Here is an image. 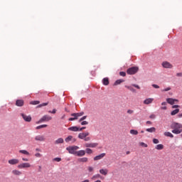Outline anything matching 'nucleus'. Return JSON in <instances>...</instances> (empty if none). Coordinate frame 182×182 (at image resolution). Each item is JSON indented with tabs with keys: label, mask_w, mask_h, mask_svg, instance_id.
<instances>
[{
	"label": "nucleus",
	"mask_w": 182,
	"mask_h": 182,
	"mask_svg": "<svg viewBox=\"0 0 182 182\" xmlns=\"http://www.w3.org/2000/svg\"><path fill=\"white\" fill-rule=\"evenodd\" d=\"M171 129H172V133L173 134H180L182 133V124L178 122H172L171 124Z\"/></svg>",
	"instance_id": "f257e3e1"
},
{
	"label": "nucleus",
	"mask_w": 182,
	"mask_h": 182,
	"mask_svg": "<svg viewBox=\"0 0 182 182\" xmlns=\"http://www.w3.org/2000/svg\"><path fill=\"white\" fill-rule=\"evenodd\" d=\"M90 134L88 132L80 133L78 134V139H80L81 140H84V141H90L91 138L90 136H87Z\"/></svg>",
	"instance_id": "f03ea898"
},
{
	"label": "nucleus",
	"mask_w": 182,
	"mask_h": 182,
	"mask_svg": "<svg viewBox=\"0 0 182 182\" xmlns=\"http://www.w3.org/2000/svg\"><path fill=\"white\" fill-rule=\"evenodd\" d=\"M66 150L70 153V154H75L76 155V150H79V146H68L66 148Z\"/></svg>",
	"instance_id": "7ed1b4c3"
},
{
	"label": "nucleus",
	"mask_w": 182,
	"mask_h": 182,
	"mask_svg": "<svg viewBox=\"0 0 182 182\" xmlns=\"http://www.w3.org/2000/svg\"><path fill=\"white\" fill-rule=\"evenodd\" d=\"M137 72H139V68H137V67H132V68H129L127 70V73L128 75H136V73H137Z\"/></svg>",
	"instance_id": "20e7f679"
},
{
	"label": "nucleus",
	"mask_w": 182,
	"mask_h": 182,
	"mask_svg": "<svg viewBox=\"0 0 182 182\" xmlns=\"http://www.w3.org/2000/svg\"><path fill=\"white\" fill-rule=\"evenodd\" d=\"M50 120H52V117L49 115H44L37 123V124H39V123H43V122H49Z\"/></svg>",
	"instance_id": "39448f33"
},
{
	"label": "nucleus",
	"mask_w": 182,
	"mask_h": 182,
	"mask_svg": "<svg viewBox=\"0 0 182 182\" xmlns=\"http://www.w3.org/2000/svg\"><path fill=\"white\" fill-rule=\"evenodd\" d=\"M18 168L22 169V168H30V167H32V165L31 164L26 162V163H22L18 165Z\"/></svg>",
	"instance_id": "423d86ee"
},
{
	"label": "nucleus",
	"mask_w": 182,
	"mask_h": 182,
	"mask_svg": "<svg viewBox=\"0 0 182 182\" xmlns=\"http://www.w3.org/2000/svg\"><path fill=\"white\" fill-rule=\"evenodd\" d=\"M34 140H36V141H45V140H46V138L44 135L38 134L35 136Z\"/></svg>",
	"instance_id": "0eeeda50"
},
{
	"label": "nucleus",
	"mask_w": 182,
	"mask_h": 182,
	"mask_svg": "<svg viewBox=\"0 0 182 182\" xmlns=\"http://www.w3.org/2000/svg\"><path fill=\"white\" fill-rule=\"evenodd\" d=\"M162 66L165 69H173V65L168 61H164L162 63Z\"/></svg>",
	"instance_id": "6e6552de"
},
{
	"label": "nucleus",
	"mask_w": 182,
	"mask_h": 182,
	"mask_svg": "<svg viewBox=\"0 0 182 182\" xmlns=\"http://www.w3.org/2000/svg\"><path fill=\"white\" fill-rule=\"evenodd\" d=\"M21 116L22 117V118L23 119V120L25 121V122H31L32 121V117H31V115H26V114H23V113H21Z\"/></svg>",
	"instance_id": "1a4fd4ad"
},
{
	"label": "nucleus",
	"mask_w": 182,
	"mask_h": 182,
	"mask_svg": "<svg viewBox=\"0 0 182 182\" xmlns=\"http://www.w3.org/2000/svg\"><path fill=\"white\" fill-rule=\"evenodd\" d=\"M85 147L89 148L90 147L91 149H95V147H97L99 146V144L97 143H86L84 144Z\"/></svg>",
	"instance_id": "9d476101"
},
{
	"label": "nucleus",
	"mask_w": 182,
	"mask_h": 182,
	"mask_svg": "<svg viewBox=\"0 0 182 182\" xmlns=\"http://www.w3.org/2000/svg\"><path fill=\"white\" fill-rule=\"evenodd\" d=\"M8 163H9V164H11V166H15V165L19 164V159H12L9 160Z\"/></svg>",
	"instance_id": "9b49d317"
},
{
	"label": "nucleus",
	"mask_w": 182,
	"mask_h": 182,
	"mask_svg": "<svg viewBox=\"0 0 182 182\" xmlns=\"http://www.w3.org/2000/svg\"><path fill=\"white\" fill-rule=\"evenodd\" d=\"M105 156L106 153L100 154V155L95 156L94 160L95 161H97V160H102V159H103V157H105Z\"/></svg>",
	"instance_id": "f8f14e48"
},
{
	"label": "nucleus",
	"mask_w": 182,
	"mask_h": 182,
	"mask_svg": "<svg viewBox=\"0 0 182 182\" xmlns=\"http://www.w3.org/2000/svg\"><path fill=\"white\" fill-rule=\"evenodd\" d=\"M86 154V151L85 150H80L77 151L75 153V155L77 156L78 157H83Z\"/></svg>",
	"instance_id": "ddd939ff"
},
{
	"label": "nucleus",
	"mask_w": 182,
	"mask_h": 182,
	"mask_svg": "<svg viewBox=\"0 0 182 182\" xmlns=\"http://www.w3.org/2000/svg\"><path fill=\"white\" fill-rule=\"evenodd\" d=\"M23 100H17L16 101V106H18V107H22V106H23Z\"/></svg>",
	"instance_id": "4468645a"
},
{
	"label": "nucleus",
	"mask_w": 182,
	"mask_h": 182,
	"mask_svg": "<svg viewBox=\"0 0 182 182\" xmlns=\"http://www.w3.org/2000/svg\"><path fill=\"white\" fill-rule=\"evenodd\" d=\"M166 102L169 105H174V102H178V100L173 99V98H168V99H166Z\"/></svg>",
	"instance_id": "2eb2a0df"
},
{
	"label": "nucleus",
	"mask_w": 182,
	"mask_h": 182,
	"mask_svg": "<svg viewBox=\"0 0 182 182\" xmlns=\"http://www.w3.org/2000/svg\"><path fill=\"white\" fill-rule=\"evenodd\" d=\"M154 101V98H148L144 101V105H151Z\"/></svg>",
	"instance_id": "dca6fc26"
},
{
	"label": "nucleus",
	"mask_w": 182,
	"mask_h": 182,
	"mask_svg": "<svg viewBox=\"0 0 182 182\" xmlns=\"http://www.w3.org/2000/svg\"><path fill=\"white\" fill-rule=\"evenodd\" d=\"M11 173L14 176H22V172L19 170L14 169Z\"/></svg>",
	"instance_id": "f3484780"
},
{
	"label": "nucleus",
	"mask_w": 182,
	"mask_h": 182,
	"mask_svg": "<svg viewBox=\"0 0 182 182\" xmlns=\"http://www.w3.org/2000/svg\"><path fill=\"white\" fill-rule=\"evenodd\" d=\"M85 114V112H78V113H73L71 114V116H73L74 117H80L82 116H83Z\"/></svg>",
	"instance_id": "a211bd4d"
},
{
	"label": "nucleus",
	"mask_w": 182,
	"mask_h": 182,
	"mask_svg": "<svg viewBox=\"0 0 182 182\" xmlns=\"http://www.w3.org/2000/svg\"><path fill=\"white\" fill-rule=\"evenodd\" d=\"M85 114V112H78V113H73L71 114V116H73L74 117H80L82 116H83Z\"/></svg>",
	"instance_id": "6ab92c4d"
},
{
	"label": "nucleus",
	"mask_w": 182,
	"mask_h": 182,
	"mask_svg": "<svg viewBox=\"0 0 182 182\" xmlns=\"http://www.w3.org/2000/svg\"><path fill=\"white\" fill-rule=\"evenodd\" d=\"M164 136H166V137H171V139H173V137H174V135H173V134H171V132H166L164 133Z\"/></svg>",
	"instance_id": "aec40b11"
},
{
	"label": "nucleus",
	"mask_w": 182,
	"mask_h": 182,
	"mask_svg": "<svg viewBox=\"0 0 182 182\" xmlns=\"http://www.w3.org/2000/svg\"><path fill=\"white\" fill-rule=\"evenodd\" d=\"M100 174H102V176H107V173H109V171L107 169H100Z\"/></svg>",
	"instance_id": "412c9836"
},
{
	"label": "nucleus",
	"mask_w": 182,
	"mask_h": 182,
	"mask_svg": "<svg viewBox=\"0 0 182 182\" xmlns=\"http://www.w3.org/2000/svg\"><path fill=\"white\" fill-rule=\"evenodd\" d=\"M102 83L105 86H108L109 85V78L105 77L102 79Z\"/></svg>",
	"instance_id": "4be33fe9"
},
{
	"label": "nucleus",
	"mask_w": 182,
	"mask_h": 182,
	"mask_svg": "<svg viewBox=\"0 0 182 182\" xmlns=\"http://www.w3.org/2000/svg\"><path fill=\"white\" fill-rule=\"evenodd\" d=\"M68 130L70 132H79V127H71L68 128Z\"/></svg>",
	"instance_id": "5701e85b"
},
{
	"label": "nucleus",
	"mask_w": 182,
	"mask_h": 182,
	"mask_svg": "<svg viewBox=\"0 0 182 182\" xmlns=\"http://www.w3.org/2000/svg\"><path fill=\"white\" fill-rule=\"evenodd\" d=\"M88 160L89 159L86 157L78 159V161H80V163H87Z\"/></svg>",
	"instance_id": "b1692460"
},
{
	"label": "nucleus",
	"mask_w": 182,
	"mask_h": 182,
	"mask_svg": "<svg viewBox=\"0 0 182 182\" xmlns=\"http://www.w3.org/2000/svg\"><path fill=\"white\" fill-rule=\"evenodd\" d=\"M146 131L148 132L149 133H154L156 132V128L153 127L146 129Z\"/></svg>",
	"instance_id": "393cba45"
},
{
	"label": "nucleus",
	"mask_w": 182,
	"mask_h": 182,
	"mask_svg": "<svg viewBox=\"0 0 182 182\" xmlns=\"http://www.w3.org/2000/svg\"><path fill=\"white\" fill-rule=\"evenodd\" d=\"M63 141H64V140L63 138H59L55 141V144H62V143H63Z\"/></svg>",
	"instance_id": "a878e982"
},
{
	"label": "nucleus",
	"mask_w": 182,
	"mask_h": 182,
	"mask_svg": "<svg viewBox=\"0 0 182 182\" xmlns=\"http://www.w3.org/2000/svg\"><path fill=\"white\" fill-rule=\"evenodd\" d=\"M155 149L156 150H163V149H164V145L161 144H158V145L156 146Z\"/></svg>",
	"instance_id": "bb28decb"
},
{
	"label": "nucleus",
	"mask_w": 182,
	"mask_h": 182,
	"mask_svg": "<svg viewBox=\"0 0 182 182\" xmlns=\"http://www.w3.org/2000/svg\"><path fill=\"white\" fill-rule=\"evenodd\" d=\"M19 153L21 154H25L26 156H31V154L26 150H20Z\"/></svg>",
	"instance_id": "cd10ccee"
},
{
	"label": "nucleus",
	"mask_w": 182,
	"mask_h": 182,
	"mask_svg": "<svg viewBox=\"0 0 182 182\" xmlns=\"http://www.w3.org/2000/svg\"><path fill=\"white\" fill-rule=\"evenodd\" d=\"M180 112V109H176L173 111L171 112V116H176V114H178V113Z\"/></svg>",
	"instance_id": "c85d7f7f"
},
{
	"label": "nucleus",
	"mask_w": 182,
	"mask_h": 182,
	"mask_svg": "<svg viewBox=\"0 0 182 182\" xmlns=\"http://www.w3.org/2000/svg\"><path fill=\"white\" fill-rule=\"evenodd\" d=\"M97 178H102V176L100 174L97 173L96 175H94L92 178L91 180H97Z\"/></svg>",
	"instance_id": "c756f323"
},
{
	"label": "nucleus",
	"mask_w": 182,
	"mask_h": 182,
	"mask_svg": "<svg viewBox=\"0 0 182 182\" xmlns=\"http://www.w3.org/2000/svg\"><path fill=\"white\" fill-rule=\"evenodd\" d=\"M125 87H127V89H128L129 90H130L131 92H133L134 93H136V90L134 88H133V87L132 86H125Z\"/></svg>",
	"instance_id": "7c9ffc66"
},
{
	"label": "nucleus",
	"mask_w": 182,
	"mask_h": 182,
	"mask_svg": "<svg viewBox=\"0 0 182 182\" xmlns=\"http://www.w3.org/2000/svg\"><path fill=\"white\" fill-rule=\"evenodd\" d=\"M130 134H134V136H137V134H139V132H137V130L135 129H131Z\"/></svg>",
	"instance_id": "2f4dec72"
},
{
	"label": "nucleus",
	"mask_w": 182,
	"mask_h": 182,
	"mask_svg": "<svg viewBox=\"0 0 182 182\" xmlns=\"http://www.w3.org/2000/svg\"><path fill=\"white\" fill-rule=\"evenodd\" d=\"M45 127H48V125L47 124L39 125V126L36 127V129L39 130V129H43Z\"/></svg>",
	"instance_id": "473e14b6"
},
{
	"label": "nucleus",
	"mask_w": 182,
	"mask_h": 182,
	"mask_svg": "<svg viewBox=\"0 0 182 182\" xmlns=\"http://www.w3.org/2000/svg\"><path fill=\"white\" fill-rule=\"evenodd\" d=\"M123 82H124V80H117V81H115L114 85H120V83H123Z\"/></svg>",
	"instance_id": "72a5a7b5"
},
{
	"label": "nucleus",
	"mask_w": 182,
	"mask_h": 182,
	"mask_svg": "<svg viewBox=\"0 0 182 182\" xmlns=\"http://www.w3.org/2000/svg\"><path fill=\"white\" fill-rule=\"evenodd\" d=\"M72 139H73V136H68L65 140L66 143H69V141H72Z\"/></svg>",
	"instance_id": "f704fd0d"
},
{
	"label": "nucleus",
	"mask_w": 182,
	"mask_h": 182,
	"mask_svg": "<svg viewBox=\"0 0 182 182\" xmlns=\"http://www.w3.org/2000/svg\"><path fill=\"white\" fill-rule=\"evenodd\" d=\"M85 151L87 154H92L93 153V151L90 148H87Z\"/></svg>",
	"instance_id": "c9c22d12"
},
{
	"label": "nucleus",
	"mask_w": 182,
	"mask_h": 182,
	"mask_svg": "<svg viewBox=\"0 0 182 182\" xmlns=\"http://www.w3.org/2000/svg\"><path fill=\"white\" fill-rule=\"evenodd\" d=\"M49 105V102H44L43 104H41L38 106V107H43L44 106H48Z\"/></svg>",
	"instance_id": "e433bc0d"
},
{
	"label": "nucleus",
	"mask_w": 182,
	"mask_h": 182,
	"mask_svg": "<svg viewBox=\"0 0 182 182\" xmlns=\"http://www.w3.org/2000/svg\"><path fill=\"white\" fill-rule=\"evenodd\" d=\"M153 143H154V144H159V139H153Z\"/></svg>",
	"instance_id": "4c0bfd02"
},
{
	"label": "nucleus",
	"mask_w": 182,
	"mask_h": 182,
	"mask_svg": "<svg viewBox=\"0 0 182 182\" xmlns=\"http://www.w3.org/2000/svg\"><path fill=\"white\" fill-rule=\"evenodd\" d=\"M87 116H84L82 117H81L80 119H79V122H83V120H86Z\"/></svg>",
	"instance_id": "58836bf2"
},
{
	"label": "nucleus",
	"mask_w": 182,
	"mask_h": 182,
	"mask_svg": "<svg viewBox=\"0 0 182 182\" xmlns=\"http://www.w3.org/2000/svg\"><path fill=\"white\" fill-rule=\"evenodd\" d=\"M82 126H86V124H89V122H87V121H82L81 122Z\"/></svg>",
	"instance_id": "ea45409f"
},
{
	"label": "nucleus",
	"mask_w": 182,
	"mask_h": 182,
	"mask_svg": "<svg viewBox=\"0 0 182 182\" xmlns=\"http://www.w3.org/2000/svg\"><path fill=\"white\" fill-rule=\"evenodd\" d=\"M40 102L39 101H33L31 102V105H39Z\"/></svg>",
	"instance_id": "a19ab883"
},
{
	"label": "nucleus",
	"mask_w": 182,
	"mask_h": 182,
	"mask_svg": "<svg viewBox=\"0 0 182 182\" xmlns=\"http://www.w3.org/2000/svg\"><path fill=\"white\" fill-rule=\"evenodd\" d=\"M62 161V159L60 158H55L54 159V161H57L58 163H59V161Z\"/></svg>",
	"instance_id": "79ce46f5"
},
{
	"label": "nucleus",
	"mask_w": 182,
	"mask_h": 182,
	"mask_svg": "<svg viewBox=\"0 0 182 182\" xmlns=\"http://www.w3.org/2000/svg\"><path fill=\"white\" fill-rule=\"evenodd\" d=\"M127 113H128L129 114H133V113H134V111H133V110H132V109H128V110H127Z\"/></svg>",
	"instance_id": "37998d69"
},
{
	"label": "nucleus",
	"mask_w": 182,
	"mask_h": 182,
	"mask_svg": "<svg viewBox=\"0 0 182 182\" xmlns=\"http://www.w3.org/2000/svg\"><path fill=\"white\" fill-rule=\"evenodd\" d=\"M168 90H171V87H168L163 90L162 92H168Z\"/></svg>",
	"instance_id": "c03bdc74"
},
{
	"label": "nucleus",
	"mask_w": 182,
	"mask_h": 182,
	"mask_svg": "<svg viewBox=\"0 0 182 182\" xmlns=\"http://www.w3.org/2000/svg\"><path fill=\"white\" fill-rule=\"evenodd\" d=\"M77 117H74L70 118V119H69V121H70V122H73V120H77Z\"/></svg>",
	"instance_id": "a18cd8bd"
},
{
	"label": "nucleus",
	"mask_w": 182,
	"mask_h": 182,
	"mask_svg": "<svg viewBox=\"0 0 182 182\" xmlns=\"http://www.w3.org/2000/svg\"><path fill=\"white\" fill-rule=\"evenodd\" d=\"M119 75H120V76H123V77H124V76H126V73H124V72H120V73H119Z\"/></svg>",
	"instance_id": "49530a36"
},
{
	"label": "nucleus",
	"mask_w": 182,
	"mask_h": 182,
	"mask_svg": "<svg viewBox=\"0 0 182 182\" xmlns=\"http://www.w3.org/2000/svg\"><path fill=\"white\" fill-rule=\"evenodd\" d=\"M88 171H89L90 173H92V171H93V167L89 166V167H88Z\"/></svg>",
	"instance_id": "de8ad7c7"
},
{
	"label": "nucleus",
	"mask_w": 182,
	"mask_h": 182,
	"mask_svg": "<svg viewBox=\"0 0 182 182\" xmlns=\"http://www.w3.org/2000/svg\"><path fill=\"white\" fill-rule=\"evenodd\" d=\"M152 86H153V87H154L155 89H159V88H160V87H159V85H156V84H153Z\"/></svg>",
	"instance_id": "09e8293b"
},
{
	"label": "nucleus",
	"mask_w": 182,
	"mask_h": 182,
	"mask_svg": "<svg viewBox=\"0 0 182 182\" xmlns=\"http://www.w3.org/2000/svg\"><path fill=\"white\" fill-rule=\"evenodd\" d=\"M140 146H142L144 147H147V144H144V142H141L140 143Z\"/></svg>",
	"instance_id": "8fccbe9b"
},
{
	"label": "nucleus",
	"mask_w": 182,
	"mask_h": 182,
	"mask_svg": "<svg viewBox=\"0 0 182 182\" xmlns=\"http://www.w3.org/2000/svg\"><path fill=\"white\" fill-rule=\"evenodd\" d=\"M132 86H133L134 87H136V89H140V86H139L138 85L132 84Z\"/></svg>",
	"instance_id": "3c124183"
},
{
	"label": "nucleus",
	"mask_w": 182,
	"mask_h": 182,
	"mask_svg": "<svg viewBox=\"0 0 182 182\" xmlns=\"http://www.w3.org/2000/svg\"><path fill=\"white\" fill-rule=\"evenodd\" d=\"M176 76H177L178 77H182V73H176Z\"/></svg>",
	"instance_id": "603ef678"
},
{
	"label": "nucleus",
	"mask_w": 182,
	"mask_h": 182,
	"mask_svg": "<svg viewBox=\"0 0 182 182\" xmlns=\"http://www.w3.org/2000/svg\"><path fill=\"white\" fill-rule=\"evenodd\" d=\"M49 113H52L53 114H55V113H56V109H53V111H49Z\"/></svg>",
	"instance_id": "864d4df0"
},
{
	"label": "nucleus",
	"mask_w": 182,
	"mask_h": 182,
	"mask_svg": "<svg viewBox=\"0 0 182 182\" xmlns=\"http://www.w3.org/2000/svg\"><path fill=\"white\" fill-rule=\"evenodd\" d=\"M149 117H150L151 119H156V115L154 114H151V115L149 116Z\"/></svg>",
	"instance_id": "5fc2aeb1"
},
{
	"label": "nucleus",
	"mask_w": 182,
	"mask_h": 182,
	"mask_svg": "<svg viewBox=\"0 0 182 182\" xmlns=\"http://www.w3.org/2000/svg\"><path fill=\"white\" fill-rule=\"evenodd\" d=\"M36 157H42V154L37 153L35 154Z\"/></svg>",
	"instance_id": "6e6d98bb"
},
{
	"label": "nucleus",
	"mask_w": 182,
	"mask_h": 182,
	"mask_svg": "<svg viewBox=\"0 0 182 182\" xmlns=\"http://www.w3.org/2000/svg\"><path fill=\"white\" fill-rule=\"evenodd\" d=\"M178 107H180V105H173V106H172V109H178Z\"/></svg>",
	"instance_id": "4d7b16f0"
},
{
	"label": "nucleus",
	"mask_w": 182,
	"mask_h": 182,
	"mask_svg": "<svg viewBox=\"0 0 182 182\" xmlns=\"http://www.w3.org/2000/svg\"><path fill=\"white\" fill-rule=\"evenodd\" d=\"M177 117H178V119H181V117H182V113H179V114L177 115Z\"/></svg>",
	"instance_id": "13d9d810"
},
{
	"label": "nucleus",
	"mask_w": 182,
	"mask_h": 182,
	"mask_svg": "<svg viewBox=\"0 0 182 182\" xmlns=\"http://www.w3.org/2000/svg\"><path fill=\"white\" fill-rule=\"evenodd\" d=\"M161 110H167V107H166V106L161 107Z\"/></svg>",
	"instance_id": "bf43d9fd"
},
{
	"label": "nucleus",
	"mask_w": 182,
	"mask_h": 182,
	"mask_svg": "<svg viewBox=\"0 0 182 182\" xmlns=\"http://www.w3.org/2000/svg\"><path fill=\"white\" fill-rule=\"evenodd\" d=\"M86 129V127H82L80 129H79V132H82V130H85Z\"/></svg>",
	"instance_id": "052dcab7"
},
{
	"label": "nucleus",
	"mask_w": 182,
	"mask_h": 182,
	"mask_svg": "<svg viewBox=\"0 0 182 182\" xmlns=\"http://www.w3.org/2000/svg\"><path fill=\"white\" fill-rule=\"evenodd\" d=\"M22 161H29V159H28L26 158H22Z\"/></svg>",
	"instance_id": "680f3d73"
},
{
	"label": "nucleus",
	"mask_w": 182,
	"mask_h": 182,
	"mask_svg": "<svg viewBox=\"0 0 182 182\" xmlns=\"http://www.w3.org/2000/svg\"><path fill=\"white\" fill-rule=\"evenodd\" d=\"M166 105H167V102H164L161 103L162 106H166Z\"/></svg>",
	"instance_id": "e2e57ef3"
},
{
	"label": "nucleus",
	"mask_w": 182,
	"mask_h": 182,
	"mask_svg": "<svg viewBox=\"0 0 182 182\" xmlns=\"http://www.w3.org/2000/svg\"><path fill=\"white\" fill-rule=\"evenodd\" d=\"M146 124H151V121H147Z\"/></svg>",
	"instance_id": "0e129e2a"
},
{
	"label": "nucleus",
	"mask_w": 182,
	"mask_h": 182,
	"mask_svg": "<svg viewBox=\"0 0 182 182\" xmlns=\"http://www.w3.org/2000/svg\"><path fill=\"white\" fill-rule=\"evenodd\" d=\"M65 115L63 114V116L61 117V119L63 120V119H65Z\"/></svg>",
	"instance_id": "69168bd1"
},
{
	"label": "nucleus",
	"mask_w": 182,
	"mask_h": 182,
	"mask_svg": "<svg viewBox=\"0 0 182 182\" xmlns=\"http://www.w3.org/2000/svg\"><path fill=\"white\" fill-rule=\"evenodd\" d=\"M36 151H41L40 149H36Z\"/></svg>",
	"instance_id": "338daca9"
},
{
	"label": "nucleus",
	"mask_w": 182,
	"mask_h": 182,
	"mask_svg": "<svg viewBox=\"0 0 182 182\" xmlns=\"http://www.w3.org/2000/svg\"><path fill=\"white\" fill-rule=\"evenodd\" d=\"M127 154H130V151H127Z\"/></svg>",
	"instance_id": "774afa93"
}]
</instances>
